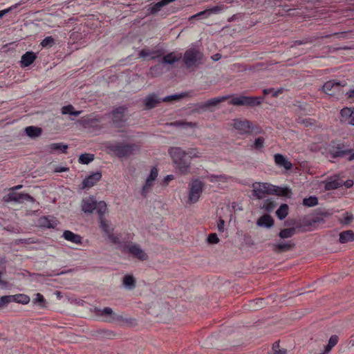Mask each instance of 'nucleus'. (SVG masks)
<instances>
[{
  "label": "nucleus",
  "mask_w": 354,
  "mask_h": 354,
  "mask_svg": "<svg viewBox=\"0 0 354 354\" xmlns=\"http://www.w3.org/2000/svg\"><path fill=\"white\" fill-rule=\"evenodd\" d=\"M231 97V95H223L218 97L212 98L206 101L208 109L212 107L216 106L221 102H223ZM263 97H254V96H232V98L229 102L230 104L234 106H245L254 107L261 104Z\"/></svg>",
  "instance_id": "obj_1"
},
{
  "label": "nucleus",
  "mask_w": 354,
  "mask_h": 354,
  "mask_svg": "<svg viewBox=\"0 0 354 354\" xmlns=\"http://www.w3.org/2000/svg\"><path fill=\"white\" fill-rule=\"evenodd\" d=\"M176 169L180 174L185 175L189 172L191 162L185 158L186 151L178 147H172L168 149Z\"/></svg>",
  "instance_id": "obj_2"
},
{
  "label": "nucleus",
  "mask_w": 354,
  "mask_h": 354,
  "mask_svg": "<svg viewBox=\"0 0 354 354\" xmlns=\"http://www.w3.org/2000/svg\"><path fill=\"white\" fill-rule=\"evenodd\" d=\"M107 149L119 158H126L138 154L141 150V146L138 143L117 142L110 144Z\"/></svg>",
  "instance_id": "obj_3"
},
{
  "label": "nucleus",
  "mask_w": 354,
  "mask_h": 354,
  "mask_svg": "<svg viewBox=\"0 0 354 354\" xmlns=\"http://www.w3.org/2000/svg\"><path fill=\"white\" fill-rule=\"evenodd\" d=\"M346 85V81L341 82L331 80L324 83L322 87V91L328 95L339 100L344 95L342 88Z\"/></svg>",
  "instance_id": "obj_4"
},
{
  "label": "nucleus",
  "mask_w": 354,
  "mask_h": 354,
  "mask_svg": "<svg viewBox=\"0 0 354 354\" xmlns=\"http://www.w3.org/2000/svg\"><path fill=\"white\" fill-rule=\"evenodd\" d=\"M82 210L84 213L91 214L96 209L97 213L105 214L107 210L106 203L104 201L97 202L93 196L85 198L82 201Z\"/></svg>",
  "instance_id": "obj_5"
},
{
  "label": "nucleus",
  "mask_w": 354,
  "mask_h": 354,
  "mask_svg": "<svg viewBox=\"0 0 354 354\" xmlns=\"http://www.w3.org/2000/svg\"><path fill=\"white\" fill-rule=\"evenodd\" d=\"M328 152L332 158H343L348 155V160H354V150L348 148L343 143L333 142L330 146Z\"/></svg>",
  "instance_id": "obj_6"
},
{
  "label": "nucleus",
  "mask_w": 354,
  "mask_h": 354,
  "mask_svg": "<svg viewBox=\"0 0 354 354\" xmlns=\"http://www.w3.org/2000/svg\"><path fill=\"white\" fill-rule=\"evenodd\" d=\"M128 107L127 106H120L113 107L112 111L109 113V117L111 119L113 124L115 127H124L125 122L128 120L127 112Z\"/></svg>",
  "instance_id": "obj_7"
},
{
  "label": "nucleus",
  "mask_w": 354,
  "mask_h": 354,
  "mask_svg": "<svg viewBox=\"0 0 354 354\" xmlns=\"http://www.w3.org/2000/svg\"><path fill=\"white\" fill-rule=\"evenodd\" d=\"M203 53L194 48L187 50L183 57V62L187 68L197 67L203 64Z\"/></svg>",
  "instance_id": "obj_8"
},
{
  "label": "nucleus",
  "mask_w": 354,
  "mask_h": 354,
  "mask_svg": "<svg viewBox=\"0 0 354 354\" xmlns=\"http://www.w3.org/2000/svg\"><path fill=\"white\" fill-rule=\"evenodd\" d=\"M205 183L198 179H194L189 185L188 203H196L204 189Z\"/></svg>",
  "instance_id": "obj_9"
},
{
  "label": "nucleus",
  "mask_w": 354,
  "mask_h": 354,
  "mask_svg": "<svg viewBox=\"0 0 354 354\" xmlns=\"http://www.w3.org/2000/svg\"><path fill=\"white\" fill-rule=\"evenodd\" d=\"M233 127L241 135L260 132L259 128L254 127L252 122L247 120L235 119L233 120Z\"/></svg>",
  "instance_id": "obj_10"
},
{
  "label": "nucleus",
  "mask_w": 354,
  "mask_h": 354,
  "mask_svg": "<svg viewBox=\"0 0 354 354\" xmlns=\"http://www.w3.org/2000/svg\"><path fill=\"white\" fill-rule=\"evenodd\" d=\"M273 185L268 183L255 182L252 184V194L259 199L265 197L266 195L273 194Z\"/></svg>",
  "instance_id": "obj_11"
},
{
  "label": "nucleus",
  "mask_w": 354,
  "mask_h": 354,
  "mask_svg": "<svg viewBox=\"0 0 354 354\" xmlns=\"http://www.w3.org/2000/svg\"><path fill=\"white\" fill-rule=\"evenodd\" d=\"M3 199L6 202L15 201L16 203H23L24 201H30L34 203L35 198L28 194H21L16 192H10L6 196L3 197Z\"/></svg>",
  "instance_id": "obj_12"
},
{
  "label": "nucleus",
  "mask_w": 354,
  "mask_h": 354,
  "mask_svg": "<svg viewBox=\"0 0 354 354\" xmlns=\"http://www.w3.org/2000/svg\"><path fill=\"white\" fill-rule=\"evenodd\" d=\"M95 312L97 315L104 317V321L107 322H113L120 319V316L115 314L110 307H105L102 310L96 309Z\"/></svg>",
  "instance_id": "obj_13"
},
{
  "label": "nucleus",
  "mask_w": 354,
  "mask_h": 354,
  "mask_svg": "<svg viewBox=\"0 0 354 354\" xmlns=\"http://www.w3.org/2000/svg\"><path fill=\"white\" fill-rule=\"evenodd\" d=\"M343 186V180L337 175L328 177L324 182L326 190H333Z\"/></svg>",
  "instance_id": "obj_14"
},
{
  "label": "nucleus",
  "mask_w": 354,
  "mask_h": 354,
  "mask_svg": "<svg viewBox=\"0 0 354 354\" xmlns=\"http://www.w3.org/2000/svg\"><path fill=\"white\" fill-rule=\"evenodd\" d=\"M165 53L162 48H156L154 50L142 49L140 51L139 57H150V59H156L160 57Z\"/></svg>",
  "instance_id": "obj_15"
},
{
  "label": "nucleus",
  "mask_w": 354,
  "mask_h": 354,
  "mask_svg": "<svg viewBox=\"0 0 354 354\" xmlns=\"http://www.w3.org/2000/svg\"><path fill=\"white\" fill-rule=\"evenodd\" d=\"M127 248L129 252L138 259L145 261L148 259L147 254L138 245H128Z\"/></svg>",
  "instance_id": "obj_16"
},
{
  "label": "nucleus",
  "mask_w": 354,
  "mask_h": 354,
  "mask_svg": "<svg viewBox=\"0 0 354 354\" xmlns=\"http://www.w3.org/2000/svg\"><path fill=\"white\" fill-rule=\"evenodd\" d=\"M102 178V173L97 171L85 178L82 182V188H91Z\"/></svg>",
  "instance_id": "obj_17"
},
{
  "label": "nucleus",
  "mask_w": 354,
  "mask_h": 354,
  "mask_svg": "<svg viewBox=\"0 0 354 354\" xmlns=\"http://www.w3.org/2000/svg\"><path fill=\"white\" fill-rule=\"evenodd\" d=\"M295 247V242L292 240H289L286 242H281L274 244L273 245V250L278 253H282L292 250Z\"/></svg>",
  "instance_id": "obj_18"
},
{
  "label": "nucleus",
  "mask_w": 354,
  "mask_h": 354,
  "mask_svg": "<svg viewBox=\"0 0 354 354\" xmlns=\"http://www.w3.org/2000/svg\"><path fill=\"white\" fill-rule=\"evenodd\" d=\"M162 100L158 97L156 94L151 93L148 95L144 100L146 109H151L157 106Z\"/></svg>",
  "instance_id": "obj_19"
},
{
  "label": "nucleus",
  "mask_w": 354,
  "mask_h": 354,
  "mask_svg": "<svg viewBox=\"0 0 354 354\" xmlns=\"http://www.w3.org/2000/svg\"><path fill=\"white\" fill-rule=\"evenodd\" d=\"M220 10L219 7L215 6L209 9H206L203 11L199 12L196 13V15H194L191 16L189 18V20H192L194 19H207L212 14L216 13Z\"/></svg>",
  "instance_id": "obj_20"
},
{
  "label": "nucleus",
  "mask_w": 354,
  "mask_h": 354,
  "mask_svg": "<svg viewBox=\"0 0 354 354\" xmlns=\"http://www.w3.org/2000/svg\"><path fill=\"white\" fill-rule=\"evenodd\" d=\"M274 162L277 166L283 167L286 170H289L292 167L291 162L288 160L282 154L280 153L274 155Z\"/></svg>",
  "instance_id": "obj_21"
},
{
  "label": "nucleus",
  "mask_w": 354,
  "mask_h": 354,
  "mask_svg": "<svg viewBox=\"0 0 354 354\" xmlns=\"http://www.w3.org/2000/svg\"><path fill=\"white\" fill-rule=\"evenodd\" d=\"M62 236L68 241L75 244H82V238L80 235L75 234L70 230H65Z\"/></svg>",
  "instance_id": "obj_22"
},
{
  "label": "nucleus",
  "mask_w": 354,
  "mask_h": 354,
  "mask_svg": "<svg viewBox=\"0 0 354 354\" xmlns=\"http://www.w3.org/2000/svg\"><path fill=\"white\" fill-rule=\"evenodd\" d=\"M37 55L32 51L24 53L21 57V66L23 67L29 66L36 59Z\"/></svg>",
  "instance_id": "obj_23"
},
{
  "label": "nucleus",
  "mask_w": 354,
  "mask_h": 354,
  "mask_svg": "<svg viewBox=\"0 0 354 354\" xmlns=\"http://www.w3.org/2000/svg\"><path fill=\"white\" fill-rule=\"evenodd\" d=\"M122 285L127 290H132L136 286V280L132 274H126L122 279Z\"/></svg>",
  "instance_id": "obj_24"
},
{
  "label": "nucleus",
  "mask_w": 354,
  "mask_h": 354,
  "mask_svg": "<svg viewBox=\"0 0 354 354\" xmlns=\"http://www.w3.org/2000/svg\"><path fill=\"white\" fill-rule=\"evenodd\" d=\"M257 224L260 227L270 228L274 225V219L269 214H264L257 220Z\"/></svg>",
  "instance_id": "obj_25"
},
{
  "label": "nucleus",
  "mask_w": 354,
  "mask_h": 354,
  "mask_svg": "<svg viewBox=\"0 0 354 354\" xmlns=\"http://www.w3.org/2000/svg\"><path fill=\"white\" fill-rule=\"evenodd\" d=\"M274 195L279 196H284L290 198L292 192L291 189L288 187H281L279 186L274 185L273 186V194Z\"/></svg>",
  "instance_id": "obj_26"
},
{
  "label": "nucleus",
  "mask_w": 354,
  "mask_h": 354,
  "mask_svg": "<svg viewBox=\"0 0 354 354\" xmlns=\"http://www.w3.org/2000/svg\"><path fill=\"white\" fill-rule=\"evenodd\" d=\"M354 241V232L353 230H346L339 234V241L341 243H346Z\"/></svg>",
  "instance_id": "obj_27"
},
{
  "label": "nucleus",
  "mask_w": 354,
  "mask_h": 354,
  "mask_svg": "<svg viewBox=\"0 0 354 354\" xmlns=\"http://www.w3.org/2000/svg\"><path fill=\"white\" fill-rule=\"evenodd\" d=\"M25 133L28 137L35 138L41 136L42 130L41 128L37 127L29 126L26 127Z\"/></svg>",
  "instance_id": "obj_28"
},
{
  "label": "nucleus",
  "mask_w": 354,
  "mask_h": 354,
  "mask_svg": "<svg viewBox=\"0 0 354 354\" xmlns=\"http://www.w3.org/2000/svg\"><path fill=\"white\" fill-rule=\"evenodd\" d=\"M277 205V203L274 201L268 198L263 201V204L260 206V208L267 212H271L274 209Z\"/></svg>",
  "instance_id": "obj_29"
},
{
  "label": "nucleus",
  "mask_w": 354,
  "mask_h": 354,
  "mask_svg": "<svg viewBox=\"0 0 354 354\" xmlns=\"http://www.w3.org/2000/svg\"><path fill=\"white\" fill-rule=\"evenodd\" d=\"M67 149H68V145H64L63 143H61V142L53 143L48 146V149L50 153L53 152L54 151L59 150L63 153H66Z\"/></svg>",
  "instance_id": "obj_30"
},
{
  "label": "nucleus",
  "mask_w": 354,
  "mask_h": 354,
  "mask_svg": "<svg viewBox=\"0 0 354 354\" xmlns=\"http://www.w3.org/2000/svg\"><path fill=\"white\" fill-rule=\"evenodd\" d=\"M288 205L287 204H282L279 209L276 211V215L279 220L284 219L288 214Z\"/></svg>",
  "instance_id": "obj_31"
},
{
  "label": "nucleus",
  "mask_w": 354,
  "mask_h": 354,
  "mask_svg": "<svg viewBox=\"0 0 354 354\" xmlns=\"http://www.w3.org/2000/svg\"><path fill=\"white\" fill-rule=\"evenodd\" d=\"M181 57H177L174 53H170L162 58L161 62L166 64H173L178 62Z\"/></svg>",
  "instance_id": "obj_32"
},
{
  "label": "nucleus",
  "mask_w": 354,
  "mask_h": 354,
  "mask_svg": "<svg viewBox=\"0 0 354 354\" xmlns=\"http://www.w3.org/2000/svg\"><path fill=\"white\" fill-rule=\"evenodd\" d=\"M296 233L295 227L285 228L279 232V236L281 239H288L292 237Z\"/></svg>",
  "instance_id": "obj_33"
},
{
  "label": "nucleus",
  "mask_w": 354,
  "mask_h": 354,
  "mask_svg": "<svg viewBox=\"0 0 354 354\" xmlns=\"http://www.w3.org/2000/svg\"><path fill=\"white\" fill-rule=\"evenodd\" d=\"M154 181H151L149 179H146L145 183L143 185L142 190H141V194L143 197H146L147 194L151 192L152 187L154 185Z\"/></svg>",
  "instance_id": "obj_34"
},
{
  "label": "nucleus",
  "mask_w": 354,
  "mask_h": 354,
  "mask_svg": "<svg viewBox=\"0 0 354 354\" xmlns=\"http://www.w3.org/2000/svg\"><path fill=\"white\" fill-rule=\"evenodd\" d=\"M82 113L81 111H75L74 107L69 104L62 108V113L63 115L69 114L71 115L78 116Z\"/></svg>",
  "instance_id": "obj_35"
},
{
  "label": "nucleus",
  "mask_w": 354,
  "mask_h": 354,
  "mask_svg": "<svg viewBox=\"0 0 354 354\" xmlns=\"http://www.w3.org/2000/svg\"><path fill=\"white\" fill-rule=\"evenodd\" d=\"M99 220L100 223V228L107 234L111 232L110 226L109 225L108 221L104 218V214H99Z\"/></svg>",
  "instance_id": "obj_36"
},
{
  "label": "nucleus",
  "mask_w": 354,
  "mask_h": 354,
  "mask_svg": "<svg viewBox=\"0 0 354 354\" xmlns=\"http://www.w3.org/2000/svg\"><path fill=\"white\" fill-rule=\"evenodd\" d=\"M13 301L21 304H27L30 301V297L24 294H17L15 295H12Z\"/></svg>",
  "instance_id": "obj_37"
},
{
  "label": "nucleus",
  "mask_w": 354,
  "mask_h": 354,
  "mask_svg": "<svg viewBox=\"0 0 354 354\" xmlns=\"http://www.w3.org/2000/svg\"><path fill=\"white\" fill-rule=\"evenodd\" d=\"M94 160V155L91 153H82L79 156V162L83 165H88Z\"/></svg>",
  "instance_id": "obj_38"
},
{
  "label": "nucleus",
  "mask_w": 354,
  "mask_h": 354,
  "mask_svg": "<svg viewBox=\"0 0 354 354\" xmlns=\"http://www.w3.org/2000/svg\"><path fill=\"white\" fill-rule=\"evenodd\" d=\"M229 178H230V177L225 174H223V175L211 174V175L208 176V179L212 183L218 182V181L227 182Z\"/></svg>",
  "instance_id": "obj_39"
},
{
  "label": "nucleus",
  "mask_w": 354,
  "mask_h": 354,
  "mask_svg": "<svg viewBox=\"0 0 354 354\" xmlns=\"http://www.w3.org/2000/svg\"><path fill=\"white\" fill-rule=\"evenodd\" d=\"M40 223L42 226L47 228H54L57 225V222L55 221H50L46 216L41 218Z\"/></svg>",
  "instance_id": "obj_40"
},
{
  "label": "nucleus",
  "mask_w": 354,
  "mask_h": 354,
  "mask_svg": "<svg viewBox=\"0 0 354 354\" xmlns=\"http://www.w3.org/2000/svg\"><path fill=\"white\" fill-rule=\"evenodd\" d=\"M318 203V198L316 196H310L303 200V205L306 207H314Z\"/></svg>",
  "instance_id": "obj_41"
},
{
  "label": "nucleus",
  "mask_w": 354,
  "mask_h": 354,
  "mask_svg": "<svg viewBox=\"0 0 354 354\" xmlns=\"http://www.w3.org/2000/svg\"><path fill=\"white\" fill-rule=\"evenodd\" d=\"M35 297L32 300V303L38 304L39 306L44 308L46 306V301L44 296L40 293L35 294Z\"/></svg>",
  "instance_id": "obj_42"
},
{
  "label": "nucleus",
  "mask_w": 354,
  "mask_h": 354,
  "mask_svg": "<svg viewBox=\"0 0 354 354\" xmlns=\"http://www.w3.org/2000/svg\"><path fill=\"white\" fill-rule=\"evenodd\" d=\"M40 44L43 48H50L55 44V39L52 36H48L44 38Z\"/></svg>",
  "instance_id": "obj_43"
},
{
  "label": "nucleus",
  "mask_w": 354,
  "mask_h": 354,
  "mask_svg": "<svg viewBox=\"0 0 354 354\" xmlns=\"http://www.w3.org/2000/svg\"><path fill=\"white\" fill-rule=\"evenodd\" d=\"M10 302H13L12 295H5L0 297V308L8 306Z\"/></svg>",
  "instance_id": "obj_44"
},
{
  "label": "nucleus",
  "mask_w": 354,
  "mask_h": 354,
  "mask_svg": "<svg viewBox=\"0 0 354 354\" xmlns=\"http://www.w3.org/2000/svg\"><path fill=\"white\" fill-rule=\"evenodd\" d=\"M353 219H354V217H353V214L348 212H346L343 214V219L340 220V223L344 225H348L352 223Z\"/></svg>",
  "instance_id": "obj_45"
},
{
  "label": "nucleus",
  "mask_w": 354,
  "mask_h": 354,
  "mask_svg": "<svg viewBox=\"0 0 354 354\" xmlns=\"http://www.w3.org/2000/svg\"><path fill=\"white\" fill-rule=\"evenodd\" d=\"M186 156H189V160H191L194 158H201L202 156V153L199 152L197 149L191 148L186 151Z\"/></svg>",
  "instance_id": "obj_46"
},
{
  "label": "nucleus",
  "mask_w": 354,
  "mask_h": 354,
  "mask_svg": "<svg viewBox=\"0 0 354 354\" xmlns=\"http://www.w3.org/2000/svg\"><path fill=\"white\" fill-rule=\"evenodd\" d=\"M320 222H323V219L321 217H319V216H314V217H313L310 219L306 220L304 222V225H303L305 226V227H310V226H312L313 225H314L315 223H320Z\"/></svg>",
  "instance_id": "obj_47"
},
{
  "label": "nucleus",
  "mask_w": 354,
  "mask_h": 354,
  "mask_svg": "<svg viewBox=\"0 0 354 354\" xmlns=\"http://www.w3.org/2000/svg\"><path fill=\"white\" fill-rule=\"evenodd\" d=\"M187 96V93H182L180 94H175L171 95L166 96L165 98L162 99L163 102H169L172 100H179L183 97H185Z\"/></svg>",
  "instance_id": "obj_48"
},
{
  "label": "nucleus",
  "mask_w": 354,
  "mask_h": 354,
  "mask_svg": "<svg viewBox=\"0 0 354 354\" xmlns=\"http://www.w3.org/2000/svg\"><path fill=\"white\" fill-rule=\"evenodd\" d=\"M273 354H286L287 350L286 348H281L279 344L275 342L272 346Z\"/></svg>",
  "instance_id": "obj_49"
},
{
  "label": "nucleus",
  "mask_w": 354,
  "mask_h": 354,
  "mask_svg": "<svg viewBox=\"0 0 354 354\" xmlns=\"http://www.w3.org/2000/svg\"><path fill=\"white\" fill-rule=\"evenodd\" d=\"M171 125L174 126V127H183V128H187V127H194L195 124H194L192 122H185L176 121V122L171 123Z\"/></svg>",
  "instance_id": "obj_50"
},
{
  "label": "nucleus",
  "mask_w": 354,
  "mask_h": 354,
  "mask_svg": "<svg viewBox=\"0 0 354 354\" xmlns=\"http://www.w3.org/2000/svg\"><path fill=\"white\" fill-rule=\"evenodd\" d=\"M264 138L262 137H259L255 139L253 147L256 149H261L264 146Z\"/></svg>",
  "instance_id": "obj_51"
},
{
  "label": "nucleus",
  "mask_w": 354,
  "mask_h": 354,
  "mask_svg": "<svg viewBox=\"0 0 354 354\" xmlns=\"http://www.w3.org/2000/svg\"><path fill=\"white\" fill-rule=\"evenodd\" d=\"M208 110V106H207V102H201V103H197L195 104V109H194V111L199 113L202 111H207Z\"/></svg>",
  "instance_id": "obj_52"
},
{
  "label": "nucleus",
  "mask_w": 354,
  "mask_h": 354,
  "mask_svg": "<svg viewBox=\"0 0 354 354\" xmlns=\"http://www.w3.org/2000/svg\"><path fill=\"white\" fill-rule=\"evenodd\" d=\"M158 169L156 167H153L151 171H150V174L148 176V177L147 178V179L151 180V181H154L156 180L157 177H158Z\"/></svg>",
  "instance_id": "obj_53"
},
{
  "label": "nucleus",
  "mask_w": 354,
  "mask_h": 354,
  "mask_svg": "<svg viewBox=\"0 0 354 354\" xmlns=\"http://www.w3.org/2000/svg\"><path fill=\"white\" fill-rule=\"evenodd\" d=\"M207 242L210 244H216L219 242V239L218 238L216 234H210L207 237Z\"/></svg>",
  "instance_id": "obj_54"
},
{
  "label": "nucleus",
  "mask_w": 354,
  "mask_h": 354,
  "mask_svg": "<svg viewBox=\"0 0 354 354\" xmlns=\"http://www.w3.org/2000/svg\"><path fill=\"white\" fill-rule=\"evenodd\" d=\"M341 115L342 116H349L351 117L353 113V111L351 108L344 107L341 110Z\"/></svg>",
  "instance_id": "obj_55"
},
{
  "label": "nucleus",
  "mask_w": 354,
  "mask_h": 354,
  "mask_svg": "<svg viewBox=\"0 0 354 354\" xmlns=\"http://www.w3.org/2000/svg\"><path fill=\"white\" fill-rule=\"evenodd\" d=\"M338 339H339V337L337 335H332L329 340H328V343L333 346L334 347L338 342Z\"/></svg>",
  "instance_id": "obj_56"
},
{
  "label": "nucleus",
  "mask_w": 354,
  "mask_h": 354,
  "mask_svg": "<svg viewBox=\"0 0 354 354\" xmlns=\"http://www.w3.org/2000/svg\"><path fill=\"white\" fill-rule=\"evenodd\" d=\"M217 228H218V230L220 232H224V229H225V221L222 219H220L218 224H217Z\"/></svg>",
  "instance_id": "obj_57"
},
{
  "label": "nucleus",
  "mask_w": 354,
  "mask_h": 354,
  "mask_svg": "<svg viewBox=\"0 0 354 354\" xmlns=\"http://www.w3.org/2000/svg\"><path fill=\"white\" fill-rule=\"evenodd\" d=\"M343 185L347 188H350L353 185V181L352 180H348L346 181L343 180Z\"/></svg>",
  "instance_id": "obj_58"
},
{
  "label": "nucleus",
  "mask_w": 354,
  "mask_h": 354,
  "mask_svg": "<svg viewBox=\"0 0 354 354\" xmlns=\"http://www.w3.org/2000/svg\"><path fill=\"white\" fill-rule=\"evenodd\" d=\"M68 170V167H57L55 169V172H63V171H66Z\"/></svg>",
  "instance_id": "obj_59"
},
{
  "label": "nucleus",
  "mask_w": 354,
  "mask_h": 354,
  "mask_svg": "<svg viewBox=\"0 0 354 354\" xmlns=\"http://www.w3.org/2000/svg\"><path fill=\"white\" fill-rule=\"evenodd\" d=\"M283 89L282 88H279L275 91L273 90L272 95L273 97H277L279 94H281L283 93Z\"/></svg>",
  "instance_id": "obj_60"
},
{
  "label": "nucleus",
  "mask_w": 354,
  "mask_h": 354,
  "mask_svg": "<svg viewBox=\"0 0 354 354\" xmlns=\"http://www.w3.org/2000/svg\"><path fill=\"white\" fill-rule=\"evenodd\" d=\"M348 98L354 99V88L346 93Z\"/></svg>",
  "instance_id": "obj_61"
},
{
  "label": "nucleus",
  "mask_w": 354,
  "mask_h": 354,
  "mask_svg": "<svg viewBox=\"0 0 354 354\" xmlns=\"http://www.w3.org/2000/svg\"><path fill=\"white\" fill-rule=\"evenodd\" d=\"M3 271H0V286L5 287L7 285V283L3 280H1V277L3 274Z\"/></svg>",
  "instance_id": "obj_62"
},
{
  "label": "nucleus",
  "mask_w": 354,
  "mask_h": 354,
  "mask_svg": "<svg viewBox=\"0 0 354 354\" xmlns=\"http://www.w3.org/2000/svg\"><path fill=\"white\" fill-rule=\"evenodd\" d=\"M332 348L333 346L329 343H328V344L325 346V350L323 353H324V354L328 353Z\"/></svg>",
  "instance_id": "obj_63"
},
{
  "label": "nucleus",
  "mask_w": 354,
  "mask_h": 354,
  "mask_svg": "<svg viewBox=\"0 0 354 354\" xmlns=\"http://www.w3.org/2000/svg\"><path fill=\"white\" fill-rule=\"evenodd\" d=\"M348 345H350L351 346H354V335L351 336L348 341Z\"/></svg>",
  "instance_id": "obj_64"
}]
</instances>
